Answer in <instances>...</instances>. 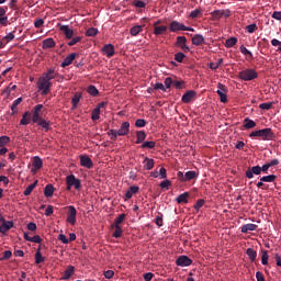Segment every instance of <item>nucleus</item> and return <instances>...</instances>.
Returning a JSON list of instances; mask_svg holds the SVG:
<instances>
[{
	"label": "nucleus",
	"instance_id": "obj_1",
	"mask_svg": "<svg viewBox=\"0 0 281 281\" xmlns=\"http://www.w3.org/2000/svg\"><path fill=\"white\" fill-rule=\"evenodd\" d=\"M54 78H56L54 68H49L38 78L36 87L38 91H42V95H47L49 93V89H52V80H54Z\"/></svg>",
	"mask_w": 281,
	"mask_h": 281
},
{
	"label": "nucleus",
	"instance_id": "obj_2",
	"mask_svg": "<svg viewBox=\"0 0 281 281\" xmlns=\"http://www.w3.org/2000/svg\"><path fill=\"white\" fill-rule=\"evenodd\" d=\"M66 190H71V188H75V190H80L82 188V182L80 179L76 178L74 175H68L66 177Z\"/></svg>",
	"mask_w": 281,
	"mask_h": 281
},
{
	"label": "nucleus",
	"instance_id": "obj_3",
	"mask_svg": "<svg viewBox=\"0 0 281 281\" xmlns=\"http://www.w3.org/2000/svg\"><path fill=\"white\" fill-rule=\"evenodd\" d=\"M249 137H261L263 140L272 139L273 133L271 128L258 130L249 134Z\"/></svg>",
	"mask_w": 281,
	"mask_h": 281
},
{
	"label": "nucleus",
	"instance_id": "obj_4",
	"mask_svg": "<svg viewBox=\"0 0 281 281\" xmlns=\"http://www.w3.org/2000/svg\"><path fill=\"white\" fill-rule=\"evenodd\" d=\"M238 78H240V80L249 82V81L256 80V78H258V72H256V70H254V69H245V70L239 71Z\"/></svg>",
	"mask_w": 281,
	"mask_h": 281
},
{
	"label": "nucleus",
	"instance_id": "obj_5",
	"mask_svg": "<svg viewBox=\"0 0 281 281\" xmlns=\"http://www.w3.org/2000/svg\"><path fill=\"white\" fill-rule=\"evenodd\" d=\"M170 32H194V29L191 26H186L183 23L178 21H172L169 25Z\"/></svg>",
	"mask_w": 281,
	"mask_h": 281
},
{
	"label": "nucleus",
	"instance_id": "obj_6",
	"mask_svg": "<svg viewBox=\"0 0 281 281\" xmlns=\"http://www.w3.org/2000/svg\"><path fill=\"white\" fill-rule=\"evenodd\" d=\"M217 95L220 97V101L225 104L227 102V87L223 83H217Z\"/></svg>",
	"mask_w": 281,
	"mask_h": 281
},
{
	"label": "nucleus",
	"instance_id": "obj_7",
	"mask_svg": "<svg viewBox=\"0 0 281 281\" xmlns=\"http://www.w3.org/2000/svg\"><path fill=\"white\" fill-rule=\"evenodd\" d=\"M211 14L215 20L223 19V16H225V19H229V16H232V11L229 9L214 10Z\"/></svg>",
	"mask_w": 281,
	"mask_h": 281
},
{
	"label": "nucleus",
	"instance_id": "obj_8",
	"mask_svg": "<svg viewBox=\"0 0 281 281\" xmlns=\"http://www.w3.org/2000/svg\"><path fill=\"white\" fill-rule=\"evenodd\" d=\"M77 214H78V211H76V206L69 205L68 213H67V223H69L70 225H76Z\"/></svg>",
	"mask_w": 281,
	"mask_h": 281
},
{
	"label": "nucleus",
	"instance_id": "obj_9",
	"mask_svg": "<svg viewBox=\"0 0 281 281\" xmlns=\"http://www.w3.org/2000/svg\"><path fill=\"white\" fill-rule=\"evenodd\" d=\"M103 56H106V58H112V56H115V47L113 44H106L101 49Z\"/></svg>",
	"mask_w": 281,
	"mask_h": 281
},
{
	"label": "nucleus",
	"instance_id": "obj_10",
	"mask_svg": "<svg viewBox=\"0 0 281 281\" xmlns=\"http://www.w3.org/2000/svg\"><path fill=\"white\" fill-rule=\"evenodd\" d=\"M177 267H190L192 265V259H190L188 256H180L176 260Z\"/></svg>",
	"mask_w": 281,
	"mask_h": 281
},
{
	"label": "nucleus",
	"instance_id": "obj_11",
	"mask_svg": "<svg viewBox=\"0 0 281 281\" xmlns=\"http://www.w3.org/2000/svg\"><path fill=\"white\" fill-rule=\"evenodd\" d=\"M261 173H262V169L260 168V166H254L250 169L246 170L247 179H254V175H261Z\"/></svg>",
	"mask_w": 281,
	"mask_h": 281
},
{
	"label": "nucleus",
	"instance_id": "obj_12",
	"mask_svg": "<svg viewBox=\"0 0 281 281\" xmlns=\"http://www.w3.org/2000/svg\"><path fill=\"white\" fill-rule=\"evenodd\" d=\"M131 131V123L128 122H123L120 128L117 130V134L120 137L124 135H128V132Z\"/></svg>",
	"mask_w": 281,
	"mask_h": 281
},
{
	"label": "nucleus",
	"instance_id": "obj_13",
	"mask_svg": "<svg viewBox=\"0 0 281 281\" xmlns=\"http://www.w3.org/2000/svg\"><path fill=\"white\" fill-rule=\"evenodd\" d=\"M41 111H43V104H37L34 108V112H33V123L36 124V122L41 121Z\"/></svg>",
	"mask_w": 281,
	"mask_h": 281
},
{
	"label": "nucleus",
	"instance_id": "obj_14",
	"mask_svg": "<svg viewBox=\"0 0 281 281\" xmlns=\"http://www.w3.org/2000/svg\"><path fill=\"white\" fill-rule=\"evenodd\" d=\"M80 165L83 168H93V160L89 156H80Z\"/></svg>",
	"mask_w": 281,
	"mask_h": 281
},
{
	"label": "nucleus",
	"instance_id": "obj_15",
	"mask_svg": "<svg viewBox=\"0 0 281 281\" xmlns=\"http://www.w3.org/2000/svg\"><path fill=\"white\" fill-rule=\"evenodd\" d=\"M194 95H196V92L194 90H189L182 95L181 100L184 104H189V102H192Z\"/></svg>",
	"mask_w": 281,
	"mask_h": 281
},
{
	"label": "nucleus",
	"instance_id": "obj_16",
	"mask_svg": "<svg viewBox=\"0 0 281 281\" xmlns=\"http://www.w3.org/2000/svg\"><path fill=\"white\" fill-rule=\"evenodd\" d=\"M14 227V222L12 221H3L2 225L0 226V234H5L9 229Z\"/></svg>",
	"mask_w": 281,
	"mask_h": 281
},
{
	"label": "nucleus",
	"instance_id": "obj_17",
	"mask_svg": "<svg viewBox=\"0 0 281 281\" xmlns=\"http://www.w3.org/2000/svg\"><path fill=\"white\" fill-rule=\"evenodd\" d=\"M52 47H56V42L54 41V38L48 37L42 42L43 49H52Z\"/></svg>",
	"mask_w": 281,
	"mask_h": 281
},
{
	"label": "nucleus",
	"instance_id": "obj_18",
	"mask_svg": "<svg viewBox=\"0 0 281 281\" xmlns=\"http://www.w3.org/2000/svg\"><path fill=\"white\" fill-rule=\"evenodd\" d=\"M33 168L34 169H32V172H36V170H41V168H43V159H41V157H33Z\"/></svg>",
	"mask_w": 281,
	"mask_h": 281
},
{
	"label": "nucleus",
	"instance_id": "obj_19",
	"mask_svg": "<svg viewBox=\"0 0 281 281\" xmlns=\"http://www.w3.org/2000/svg\"><path fill=\"white\" fill-rule=\"evenodd\" d=\"M59 30H60L61 32H64V34H65L66 38H68V41L71 40V38H74V30H71V29L69 27V25H61V26L59 27Z\"/></svg>",
	"mask_w": 281,
	"mask_h": 281
},
{
	"label": "nucleus",
	"instance_id": "obj_20",
	"mask_svg": "<svg viewBox=\"0 0 281 281\" xmlns=\"http://www.w3.org/2000/svg\"><path fill=\"white\" fill-rule=\"evenodd\" d=\"M139 192V188L137 186H132L130 189L125 192V199H133L134 194H137Z\"/></svg>",
	"mask_w": 281,
	"mask_h": 281
},
{
	"label": "nucleus",
	"instance_id": "obj_21",
	"mask_svg": "<svg viewBox=\"0 0 281 281\" xmlns=\"http://www.w3.org/2000/svg\"><path fill=\"white\" fill-rule=\"evenodd\" d=\"M143 166L145 170H153L155 168V160L148 157H145L143 161Z\"/></svg>",
	"mask_w": 281,
	"mask_h": 281
},
{
	"label": "nucleus",
	"instance_id": "obj_22",
	"mask_svg": "<svg viewBox=\"0 0 281 281\" xmlns=\"http://www.w3.org/2000/svg\"><path fill=\"white\" fill-rule=\"evenodd\" d=\"M74 60H76V53H71L69 56H67L63 60L61 67H69V65H71V63H74Z\"/></svg>",
	"mask_w": 281,
	"mask_h": 281
},
{
	"label": "nucleus",
	"instance_id": "obj_23",
	"mask_svg": "<svg viewBox=\"0 0 281 281\" xmlns=\"http://www.w3.org/2000/svg\"><path fill=\"white\" fill-rule=\"evenodd\" d=\"M258 225L256 224H246L241 226V234H247V232H256Z\"/></svg>",
	"mask_w": 281,
	"mask_h": 281
},
{
	"label": "nucleus",
	"instance_id": "obj_24",
	"mask_svg": "<svg viewBox=\"0 0 281 281\" xmlns=\"http://www.w3.org/2000/svg\"><path fill=\"white\" fill-rule=\"evenodd\" d=\"M192 43L193 45H203L205 43V37H203L201 34H195L192 37Z\"/></svg>",
	"mask_w": 281,
	"mask_h": 281
},
{
	"label": "nucleus",
	"instance_id": "obj_25",
	"mask_svg": "<svg viewBox=\"0 0 281 281\" xmlns=\"http://www.w3.org/2000/svg\"><path fill=\"white\" fill-rule=\"evenodd\" d=\"M146 139V132L138 131L136 133V144H143V142Z\"/></svg>",
	"mask_w": 281,
	"mask_h": 281
},
{
	"label": "nucleus",
	"instance_id": "obj_26",
	"mask_svg": "<svg viewBox=\"0 0 281 281\" xmlns=\"http://www.w3.org/2000/svg\"><path fill=\"white\" fill-rule=\"evenodd\" d=\"M167 31H168V26H166V25L155 26V27H154V34H155L156 36H159V35H161V34H164V32H167Z\"/></svg>",
	"mask_w": 281,
	"mask_h": 281
},
{
	"label": "nucleus",
	"instance_id": "obj_27",
	"mask_svg": "<svg viewBox=\"0 0 281 281\" xmlns=\"http://www.w3.org/2000/svg\"><path fill=\"white\" fill-rule=\"evenodd\" d=\"M38 183V181H35L33 183H31L23 192L24 196H30L32 194V192L34 191V188H36V184Z\"/></svg>",
	"mask_w": 281,
	"mask_h": 281
},
{
	"label": "nucleus",
	"instance_id": "obj_28",
	"mask_svg": "<svg viewBox=\"0 0 281 281\" xmlns=\"http://www.w3.org/2000/svg\"><path fill=\"white\" fill-rule=\"evenodd\" d=\"M190 196V193L184 192L180 195H178V198L176 199L177 203H188V199Z\"/></svg>",
	"mask_w": 281,
	"mask_h": 281
},
{
	"label": "nucleus",
	"instance_id": "obj_29",
	"mask_svg": "<svg viewBox=\"0 0 281 281\" xmlns=\"http://www.w3.org/2000/svg\"><path fill=\"white\" fill-rule=\"evenodd\" d=\"M144 26L142 25H135L130 30V34L131 36H137V34H139V32H143Z\"/></svg>",
	"mask_w": 281,
	"mask_h": 281
},
{
	"label": "nucleus",
	"instance_id": "obj_30",
	"mask_svg": "<svg viewBox=\"0 0 281 281\" xmlns=\"http://www.w3.org/2000/svg\"><path fill=\"white\" fill-rule=\"evenodd\" d=\"M44 196H54V186L47 184L44 189Z\"/></svg>",
	"mask_w": 281,
	"mask_h": 281
},
{
	"label": "nucleus",
	"instance_id": "obj_31",
	"mask_svg": "<svg viewBox=\"0 0 281 281\" xmlns=\"http://www.w3.org/2000/svg\"><path fill=\"white\" fill-rule=\"evenodd\" d=\"M82 99V94L80 93H76L74 97H72V109H78V103L80 102V100Z\"/></svg>",
	"mask_w": 281,
	"mask_h": 281
},
{
	"label": "nucleus",
	"instance_id": "obj_32",
	"mask_svg": "<svg viewBox=\"0 0 281 281\" xmlns=\"http://www.w3.org/2000/svg\"><path fill=\"white\" fill-rule=\"evenodd\" d=\"M41 262H45V257L41 254V248L35 252V265H41Z\"/></svg>",
	"mask_w": 281,
	"mask_h": 281
},
{
	"label": "nucleus",
	"instance_id": "obj_33",
	"mask_svg": "<svg viewBox=\"0 0 281 281\" xmlns=\"http://www.w3.org/2000/svg\"><path fill=\"white\" fill-rule=\"evenodd\" d=\"M74 276V266H69L66 271L64 272L63 280H69Z\"/></svg>",
	"mask_w": 281,
	"mask_h": 281
},
{
	"label": "nucleus",
	"instance_id": "obj_34",
	"mask_svg": "<svg viewBox=\"0 0 281 281\" xmlns=\"http://www.w3.org/2000/svg\"><path fill=\"white\" fill-rule=\"evenodd\" d=\"M263 183H273L276 181V175L263 176L260 178Z\"/></svg>",
	"mask_w": 281,
	"mask_h": 281
},
{
	"label": "nucleus",
	"instance_id": "obj_35",
	"mask_svg": "<svg viewBox=\"0 0 281 281\" xmlns=\"http://www.w3.org/2000/svg\"><path fill=\"white\" fill-rule=\"evenodd\" d=\"M244 128H256V123L249 117L244 120Z\"/></svg>",
	"mask_w": 281,
	"mask_h": 281
},
{
	"label": "nucleus",
	"instance_id": "obj_36",
	"mask_svg": "<svg viewBox=\"0 0 281 281\" xmlns=\"http://www.w3.org/2000/svg\"><path fill=\"white\" fill-rule=\"evenodd\" d=\"M104 104L101 103L100 106L95 108L93 111H92V114H91V120L95 121V120H100V108L103 106Z\"/></svg>",
	"mask_w": 281,
	"mask_h": 281
},
{
	"label": "nucleus",
	"instance_id": "obj_37",
	"mask_svg": "<svg viewBox=\"0 0 281 281\" xmlns=\"http://www.w3.org/2000/svg\"><path fill=\"white\" fill-rule=\"evenodd\" d=\"M196 178V171H187L184 173L183 181H192V179Z\"/></svg>",
	"mask_w": 281,
	"mask_h": 281
},
{
	"label": "nucleus",
	"instance_id": "obj_38",
	"mask_svg": "<svg viewBox=\"0 0 281 281\" xmlns=\"http://www.w3.org/2000/svg\"><path fill=\"white\" fill-rule=\"evenodd\" d=\"M23 102V98H18L13 101L12 105H11V111H12V115H14V113H16V108L19 106V104Z\"/></svg>",
	"mask_w": 281,
	"mask_h": 281
},
{
	"label": "nucleus",
	"instance_id": "obj_39",
	"mask_svg": "<svg viewBox=\"0 0 281 281\" xmlns=\"http://www.w3.org/2000/svg\"><path fill=\"white\" fill-rule=\"evenodd\" d=\"M20 124H22V126H27V124H30V112L23 114Z\"/></svg>",
	"mask_w": 281,
	"mask_h": 281
},
{
	"label": "nucleus",
	"instance_id": "obj_40",
	"mask_svg": "<svg viewBox=\"0 0 281 281\" xmlns=\"http://www.w3.org/2000/svg\"><path fill=\"white\" fill-rule=\"evenodd\" d=\"M36 124H38V126H41L42 128H45V131H49V122H47L46 120L40 119Z\"/></svg>",
	"mask_w": 281,
	"mask_h": 281
},
{
	"label": "nucleus",
	"instance_id": "obj_41",
	"mask_svg": "<svg viewBox=\"0 0 281 281\" xmlns=\"http://www.w3.org/2000/svg\"><path fill=\"white\" fill-rule=\"evenodd\" d=\"M10 144V137L9 136H0V148H3Z\"/></svg>",
	"mask_w": 281,
	"mask_h": 281
},
{
	"label": "nucleus",
	"instance_id": "obj_42",
	"mask_svg": "<svg viewBox=\"0 0 281 281\" xmlns=\"http://www.w3.org/2000/svg\"><path fill=\"white\" fill-rule=\"evenodd\" d=\"M246 254L248 256V258H250V260H256V256H258V254L256 252V250H254V248H248L246 250Z\"/></svg>",
	"mask_w": 281,
	"mask_h": 281
},
{
	"label": "nucleus",
	"instance_id": "obj_43",
	"mask_svg": "<svg viewBox=\"0 0 281 281\" xmlns=\"http://www.w3.org/2000/svg\"><path fill=\"white\" fill-rule=\"evenodd\" d=\"M236 43H238V40L236 37H231V38L226 40L225 47H234V45H236Z\"/></svg>",
	"mask_w": 281,
	"mask_h": 281
},
{
	"label": "nucleus",
	"instance_id": "obj_44",
	"mask_svg": "<svg viewBox=\"0 0 281 281\" xmlns=\"http://www.w3.org/2000/svg\"><path fill=\"white\" fill-rule=\"evenodd\" d=\"M122 227L120 225H115V231L113 233L114 238H121L122 237Z\"/></svg>",
	"mask_w": 281,
	"mask_h": 281
},
{
	"label": "nucleus",
	"instance_id": "obj_45",
	"mask_svg": "<svg viewBox=\"0 0 281 281\" xmlns=\"http://www.w3.org/2000/svg\"><path fill=\"white\" fill-rule=\"evenodd\" d=\"M261 263L269 265V252L267 250L262 251Z\"/></svg>",
	"mask_w": 281,
	"mask_h": 281
},
{
	"label": "nucleus",
	"instance_id": "obj_46",
	"mask_svg": "<svg viewBox=\"0 0 281 281\" xmlns=\"http://www.w3.org/2000/svg\"><path fill=\"white\" fill-rule=\"evenodd\" d=\"M155 145H156L155 142L147 140V142H145L140 145V148H150V149H153V148H155Z\"/></svg>",
	"mask_w": 281,
	"mask_h": 281
},
{
	"label": "nucleus",
	"instance_id": "obj_47",
	"mask_svg": "<svg viewBox=\"0 0 281 281\" xmlns=\"http://www.w3.org/2000/svg\"><path fill=\"white\" fill-rule=\"evenodd\" d=\"M82 41L81 36H76L72 40L68 42L69 47H74L77 43H80Z\"/></svg>",
	"mask_w": 281,
	"mask_h": 281
},
{
	"label": "nucleus",
	"instance_id": "obj_48",
	"mask_svg": "<svg viewBox=\"0 0 281 281\" xmlns=\"http://www.w3.org/2000/svg\"><path fill=\"white\" fill-rule=\"evenodd\" d=\"M108 135H109L110 139H117V137H120V134L115 130H110L108 132Z\"/></svg>",
	"mask_w": 281,
	"mask_h": 281
},
{
	"label": "nucleus",
	"instance_id": "obj_49",
	"mask_svg": "<svg viewBox=\"0 0 281 281\" xmlns=\"http://www.w3.org/2000/svg\"><path fill=\"white\" fill-rule=\"evenodd\" d=\"M86 35L87 36H97L98 35V29H95V27L88 29L87 32H86Z\"/></svg>",
	"mask_w": 281,
	"mask_h": 281
},
{
	"label": "nucleus",
	"instance_id": "obj_50",
	"mask_svg": "<svg viewBox=\"0 0 281 281\" xmlns=\"http://www.w3.org/2000/svg\"><path fill=\"white\" fill-rule=\"evenodd\" d=\"M271 106H273L272 102H268V103H261L259 105V109H261L262 111H269V109H271Z\"/></svg>",
	"mask_w": 281,
	"mask_h": 281
},
{
	"label": "nucleus",
	"instance_id": "obj_51",
	"mask_svg": "<svg viewBox=\"0 0 281 281\" xmlns=\"http://www.w3.org/2000/svg\"><path fill=\"white\" fill-rule=\"evenodd\" d=\"M135 126H136L137 128H144V126H146V121H145L144 119H138V120H136Z\"/></svg>",
	"mask_w": 281,
	"mask_h": 281
},
{
	"label": "nucleus",
	"instance_id": "obj_52",
	"mask_svg": "<svg viewBox=\"0 0 281 281\" xmlns=\"http://www.w3.org/2000/svg\"><path fill=\"white\" fill-rule=\"evenodd\" d=\"M256 30H258V25L256 24H250L246 26V31L248 32V34H254V32H256Z\"/></svg>",
	"mask_w": 281,
	"mask_h": 281
},
{
	"label": "nucleus",
	"instance_id": "obj_53",
	"mask_svg": "<svg viewBox=\"0 0 281 281\" xmlns=\"http://www.w3.org/2000/svg\"><path fill=\"white\" fill-rule=\"evenodd\" d=\"M184 58H186V54H183V53H177L175 55V60H177V63H183Z\"/></svg>",
	"mask_w": 281,
	"mask_h": 281
},
{
	"label": "nucleus",
	"instance_id": "obj_54",
	"mask_svg": "<svg viewBox=\"0 0 281 281\" xmlns=\"http://www.w3.org/2000/svg\"><path fill=\"white\" fill-rule=\"evenodd\" d=\"M184 43H187L186 36H178L177 37L176 45H178V47H181V45H184Z\"/></svg>",
	"mask_w": 281,
	"mask_h": 281
},
{
	"label": "nucleus",
	"instance_id": "obj_55",
	"mask_svg": "<svg viewBox=\"0 0 281 281\" xmlns=\"http://www.w3.org/2000/svg\"><path fill=\"white\" fill-rule=\"evenodd\" d=\"M103 276L106 280H111L113 278V276H115V271H113V270L104 271Z\"/></svg>",
	"mask_w": 281,
	"mask_h": 281
},
{
	"label": "nucleus",
	"instance_id": "obj_56",
	"mask_svg": "<svg viewBox=\"0 0 281 281\" xmlns=\"http://www.w3.org/2000/svg\"><path fill=\"white\" fill-rule=\"evenodd\" d=\"M58 240H60V243H63L64 245H69V239L67 238V236H65V234H59Z\"/></svg>",
	"mask_w": 281,
	"mask_h": 281
},
{
	"label": "nucleus",
	"instance_id": "obj_57",
	"mask_svg": "<svg viewBox=\"0 0 281 281\" xmlns=\"http://www.w3.org/2000/svg\"><path fill=\"white\" fill-rule=\"evenodd\" d=\"M88 93H89L90 95H98V88H95V86H90V87L88 88Z\"/></svg>",
	"mask_w": 281,
	"mask_h": 281
},
{
	"label": "nucleus",
	"instance_id": "obj_58",
	"mask_svg": "<svg viewBox=\"0 0 281 281\" xmlns=\"http://www.w3.org/2000/svg\"><path fill=\"white\" fill-rule=\"evenodd\" d=\"M201 12H202L201 9H195V10L191 11L190 19H196V16H199V14H201Z\"/></svg>",
	"mask_w": 281,
	"mask_h": 281
},
{
	"label": "nucleus",
	"instance_id": "obj_59",
	"mask_svg": "<svg viewBox=\"0 0 281 281\" xmlns=\"http://www.w3.org/2000/svg\"><path fill=\"white\" fill-rule=\"evenodd\" d=\"M124 218H126V214L119 215L115 220V225L120 226L121 223H124Z\"/></svg>",
	"mask_w": 281,
	"mask_h": 281
},
{
	"label": "nucleus",
	"instance_id": "obj_60",
	"mask_svg": "<svg viewBox=\"0 0 281 281\" xmlns=\"http://www.w3.org/2000/svg\"><path fill=\"white\" fill-rule=\"evenodd\" d=\"M158 177H160V179H166L168 177V175L166 172V168L161 167L159 169Z\"/></svg>",
	"mask_w": 281,
	"mask_h": 281
},
{
	"label": "nucleus",
	"instance_id": "obj_61",
	"mask_svg": "<svg viewBox=\"0 0 281 281\" xmlns=\"http://www.w3.org/2000/svg\"><path fill=\"white\" fill-rule=\"evenodd\" d=\"M143 278L145 281H150L153 280V278H155V274L153 272H146L145 274H143Z\"/></svg>",
	"mask_w": 281,
	"mask_h": 281
},
{
	"label": "nucleus",
	"instance_id": "obj_62",
	"mask_svg": "<svg viewBox=\"0 0 281 281\" xmlns=\"http://www.w3.org/2000/svg\"><path fill=\"white\" fill-rule=\"evenodd\" d=\"M134 5H135V8H146V2H144L142 0H135Z\"/></svg>",
	"mask_w": 281,
	"mask_h": 281
},
{
	"label": "nucleus",
	"instance_id": "obj_63",
	"mask_svg": "<svg viewBox=\"0 0 281 281\" xmlns=\"http://www.w3.org/2000/svg\"><path fill=\"white\" fill-rule=\"evenodd\" d=\"M272 19H276V21H281V11H274L272 13Z\"/></svg>",
	"mask_w": 281,
	"mask_h": 281
},
{
	"label": "nucleus",
	"instance_id": "obj_64",
	"mask_svg": "<svg viewBox=\"0 0 281 281\" xmlns=\"http://www.w3.org/2000/svg\"><path fill=\"white\" fill-rule=\"evenodd\" d=\"M256 278H257V281H266L265 274H262V272H260V271L256 272Z\"/></svg>",
	"mask_w": 281,
	"mask_h": 281
}]
</instances>
